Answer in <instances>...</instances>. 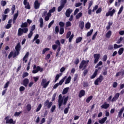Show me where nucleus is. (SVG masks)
I'll return each instance as SVG.
<instances>
[{"instance_id": "f257e3e1", "label": "nucleus", "mask_w": 124, "mask_h": 124, "mask_svg": "<svg viewBox=\"0 0 124 124\" xmlns=\"http://www.w3.org/2000/svg\"><path fill=\"white\" fill-rule=\"evenodd\" d=\"M20 27L22 28L18 29L17 32L18 36H22L24 33H28V31H29L27 22H22L20 25Z\"/></svg>"}, {"instance_id": "f03ea898", "label": "nucleus", "mask_w": 124, "mask_h": 124, "mask_svg": "<svg viewBox=\"0 0 124 124\" xmlns=\"http://www.w3.org/2000/svg\"><path fill=\"white\" fill-rule=\"evenodd\" d=\"M89 62H90L89 60H82L79 65V69H82V68H83L82 70H84V69H86V68L88 66V63H89Z\"/></svg>"}, {"instance_id": "7ed1b4c3", "label": "nucleus", "mask_w": 124, "mask_h": 124, "mask_svg": "<svg viewBox=\"0 0 124 124\" xmlns=\"http://www.w3.org/2000/svg\"><path fill=\"white\" fill-rule=\"evenodd\" d=\"M33 68L34 70H32V73L33 74L37 73L39 71H40V72H42V71H43V68L40 67L39 66H36V65H34Z\"/></svg>"}, {"instance_id": "20e7f679", "label": "nucleus", "mask_w": 124, "mask_h": 124, "mask_svg": "<svg viewBox=\"0 0 124 124\" xmlns=\"http://www.w3.org/2000/svg\"><path fill=\"white\" fill-rule=\"evenodd\" d=\"M67 1V0H61V3H60V6L58 7V12H61L62 10L63 9V7H64V5H65V3H66Z\"/></svg>"}, {"instance_id": "39448f33", "label": "nucleus", "mask_w": 124, "mask_h": 124, "mask_svg": "<svg viewBox=\"0 0 124 124\" xmlns=\"http://www.w3.org/2000/svg\"><path fill=\"white\" fill-rule=\"evenodd\" d=\"M49 84H50V81L47 82V79L43 78L42 80L41 85L43 87L44 89H46L49 86Z\"/></svg>"}, {"instance_id": "423d86ee", "label": "nucleus", "mask_w": 124, "mask_h": 124, "mask_svg": "<svg viewBox=\"0 0 124 124\" xmlns=\"http://www.w3.org/2000/svg\"><path fill=\"white\" fill-rule=\"evenodd\" d=\"M10 118V116H7L5 118L4 120L6 121V124H15V122L13 120V119Z\"/></svg>"}, {"instance_id": "0eeeda50", "label": "nucleus", "mask_w": 124, "mask_h": 124, "mask_svg": "<svg viewBox=\"0 0 124 124\" xmlns=\"http://www.w3.org/2000/svg\"><path fill=\"white\" fill-rule=\"evenodd\" d=\"M53 105V102H50L49 100H46L44 103V107H47V109H50Z\"/></svg>"}, {"instance_id": "6e6552de", "label": "nucleus", "mask_w": 124, "mask_h": 124, "mask_svg": "<svg viewBox=\"0 0 124 124\" xmlns=\"http://www.w3.org/2000/svg\"><path fill=\"white\" fill-rule=\"evenodd\" d=\"M103 81V76L101 75L95 80L94 85L98 86V83H101Z\"/></svg>"}, {"instance_id": "1a4fd4ad", "label": "nucleus", "mask_w": 124, "mask_h": 124, "mask_svg": "<svg viewBox=\"0 0 124 124\" xmlns=\"http://www.w3.org/2000/svg\"><path fill=\"white\" fill-rule=\"evenodd\" d=\"M62 103H63V99L62 98V94H60L59 95V99H58L59 108H61V107H62Z\"/></svg>"}, {"instance_id": "9d476101", "label": "nucleus", "mask_w": 124, "mask_h": 124, "mask_svg": "<svg viewBox=\"0 0 124 124\" xmlns=\"http://www.w3.org/2000/svg\"><path fill=\"white\" fill-rule=\"evenodd\" d=\"M116 13V10L113 9L112 11H108L106 14V16L108 17V16H110V17H113L114 16V14Z\"/></svg>"}, {"instance_id": "9b49d317", "label": "nucleus", "mask_w": 124, "mask_h": 124, "mask_svg": "<svg viewBox=\"0 0 124 124\" xmlns=\"http://www.w3.org/2000/svg\"><path fill=\"white\" fill-rule=\"evenodd\" d=\"M40 2L38 1V0H35L34 2V9H39L40 7Z\"/></svg>"}, {"instance_id": "f8f14e48", "label": "nucleus", "mask_w": 124, "mask_h": 124, "mask_svg": "<svg viewBox=\"0 0 124 124\" xmlns=\"http://www.w3.org/2000/svg\"><path fill=\"white\" fill-rule=\"evenodd\" d=\"M23 4L26 9H31V5H30V3L28 2V0H24Z\"/></svg>"}, {"instance_id": "ddd939ff", "label": "nucleus", "mask_w": 124, "mask_h": 124, "mask_svg": "<svg viewBox=\"0 0 124 124\" xmlns=\"http://www.w3.org/2000/svg\"><path fill=\"white\" fill-rule=\"evenodd\" d=\"M100 58V54H94V63H97V62H98L99 59Z\"/></svg>"}, {"instance_id": "4468645a", "label": "nucleus", "mask_w": 124, "mask_h": 124, "mask_svg": "<svg viewBox=\"0 0 124 124\" xmlns=\"http://www.w3.org/2000/svg\"><path fill=\"white\" fill-rule=\"evenodd\" d=\"M15 49L16 50V52H17V54L20 53V50H21V44L20 43H18L16 45V46H15Z\"/></svg>"}, {"instance_id": "2eb2a0df", "label": "nucleus", "mask_w": 124, "mask_h": 124, "mask_svg": "<svg viewBox=\"0 0 124 124\" xmlns=\"http://www.w3.org/2000/svg\"><path fill=\"white\" fill-rule=\"evenodd\" d=\"M124 107H123L122 108H121L118 112L117 118L119 119H122V115H123V113H124Z\"/></svg>"}, {"instance_id": "dca6fc26", "label": "nucleus", "mask_w": 124, "mask_h": 124, "mask_svg": "<svg viewBox=\"0 0 124 124\" xmlns=\"http://www.w3.org/2000/svg\"><path fill=\"white\" fill-rule=\"evenodd\" d=\"M85 94H86V91L84 90H81L78 94V97L81 98V97L84 96Z\"/></svg>"}, {"instance_id": "f3484780", "label": "nucleus", "mask_w": 124, "mask_h": 124, "mask_svg": "<svg viewBox=\"0 0 124 124\" xmlns=\"http://www.w3.org/2000/svg\"><path fill=\"white\" fill-rule=\"evenodd\" d=\"M72 11H73L70 8L67 9L65 12V16H66L67 17H70V14H71Z\"/></svg>"}, {"instance_id": "a211bd4d", "label": "nucleus", "mask_w": 124, "mask_h": 124, "mask_svg": "<svg viewBox=\"0 0 124 124\" xmlns=\"http://www.w3.org/2000/svg\"><path fill=\"white\" fill-rule=\"evenodd\" d=\"M110 107V104H107V102H104L103 105L101 106L102 109H108Z\"/></svg>"}, {"instance_id": "6ab92c4d", "label": "nucleus", "mask_w": 124, "mask_h": 124, "mask_svg": "<svg viewBox=\"0 0 124 124\" xmlns=\"http://www.w3.org/2000/svg\"><path fill=\"white\" fill-rule=\"evenodd\" d=\"M29 54H30V53H29V52H27L23 58V62H24L25 63H27V62H28V60H27L26 59H28V58H29Z\"/></svg>"}, {"instance_id": "aec40b11", "label": "nucleus", "mask_w": 124, "mask_h": 124, "mask_svg": "<svg viewBox=\"0 0 124 124\" xmlns=\"http://www.w3.org/2000/svg\"><path fill=\"white\" fill-rule=\"evenodd\" d=\"M29 79L28 78H25L23 80V85L24 86V87H28V84H29Z\"/></svg>"}, {"instance_id": "412c9836", "label": "nucleus", "mask_w": 124, "mask_h": 124, "mask_svg": "<svg viewBox=\"0 0 124 124\" xmlns=\"http://www.w3.org/2000/svg\"><path fill=\"white\" fill-rule=\"evenodd\" d=\"M98 72V69H95L94 73L91 77V79H94V78H95V77H96V75H97V73Z\"/></svg>"}, {"instance_id": "4be33fe9", "label": "nucleus", "mask_w": 124, "mask_h": 124, "mask_svg": "<svg viewBox=\"0 0 124 124\" xmlns=\"http://www.w3.org/2000/svg\"><path fill=\"white\" fill-rule=\"evenodd\" d=\"M107 121V117H105L104 118H102L101 120H99V124H103L105 122Z\"/></svg>"}, {"instance_id": "5701e85b", "label": "nucleus", "mask_w": 124, "mask_h": 124, "mask_svg": "<svg viewBox=\"0 0 124 124\" xmlns=\"http://www.w3.org/2000/svg\"><path fill=\"white\" fill-rule=\"evenodd\" d=\"M120 75H121V76H124V70H122L120 72H118L116 74V77H118V76H120Z\"/></svg>"}, {"instance_id": "b1692460", "label": "nucleus", "mask_w": 124, "mask_h": 124, "mask_svg": "<svg viewBox=\"0 0 124 124\" xmlns=\"http://www.w3.org/2000/svg\"><path fill=\"white\" fill-rule=\"evenodd\" d=\"M111 35H112V31H108L106 34V37L107 38H110V37H111Z\"/></svg>"}, {"instance_id": "393cba45", "label": "nucleus", "mask_w": 124, "mask_h": 124, "mask_svg": "<svg viewBox=\"0 0 124 124\" xmlns=\"http://www.w3.org/2000/svg\"><path fill=\"white\" fill-rule=\"evenodd\" d=\"M67 76H65L60 81L59 83H58L59 84V85H62V83H63V82H64V80L66 79V78H67Z\"/></svg>"}, {"instance_id": "a878e982", "label": "nucleus", "mask_w": 124, "mask_h": 124, "mask_svg": "<svg viewBox=\"0 0 124 124\" xmlns=\"http://www.w3.org/2000/svg\"><path fill=\"white\" fill-rule=\"evenodd\" d=\"M71 81V77L69 76L68 77V78L65 80V85L67 84H69L70 83V81Z\"/></svg>"}, {"instance_id": "bb28decb", "label": "nucleus", "mask_w": 124, "mask_h": 124, "mask_svg": "<svg viewBox=\"0 0 124 124\" xmlns=\"http://www.w3.org/2000/svg\"><path fill=\"white\" fill-rule=\"evenodd\" d=\"M68 90H69V87H66L64 88L63 90V91L62 93V94H66V93H67L68 92Z\"/></svg>"}, {"instance_id": "cd10ccee", "label": "nucleus", "mask_w": 124, "mask_h": 124, "mask_svg": "<svg viewBox=\"0 0 124 124\" xmlns=\"http://www.w3.org/2000/svg\"><path fill=\"white\" fill-rule=\"evenodd\" d=\"M124 47H121L120 48L118 51V54L120 55H122L124 53Z\"/></svg>"}, {"instance_id": "c85d7f7f", "label": "nucleus", "mask_w": 124, "mask_h": 124, "mask_svg": "<svg viewBox=\"0 0 124 124\" xmlns=\"http://www.w3.org/2000/svg\"><path fill=\"white\" fill-rule=\"evenodd\" d=\"M68 100V96L67 97H65L64 100H63V103L62 104H63L64 106L66 105V103H67V101Z\"/></svg>"}, {"instance_id": "c756f323", "label": "nucleus", "mask_w": 124, "mask_h": 124, "mask_svg": "<svg viewBox=\"0 0 124 124\" xmlns=\"http://www.w3.org/2000/svg\"><path fill=\"white\" fill-rule=\"evenodd\" d=\"M26 109L28 112L31 110V105L28 104L26 106Z\"/></svg>"}, {"instance_id": "7c9ffc66", "label": "nucleus", "mask_w": 124, "mask_h": 124, "mask_svg": "<svg viewBox=\"0 0 124 124\" xmlns=\"http://www.w3.org/2000/svg\"><path fill=\"white\" fill-rule=\"evenodd\" d=\"M93 95H91L89 97H88L86 100V102L87 103H90V101H91V99H93Z\"/></svg>"}, {"instance_id": "2f4dec72", "label": "nucleus", "mask_w": 124, "mask_h": 124, "mask_svg": "<svg viewBox=\"0 0 124 124\" xmlns=\"http://www.w3.org/2000/svg\"><path fill=\"white\" fill-rule=\"evenodd\" d=\"M82 39L83 38L82 37H78L76 40V43H79V42H81V41H82Z\"/></svg>"}, {"instance_id": "473e14b6", "label": "nucleus", "mask_w": 124, "mask_h": 124, "mask_svg": "<svg viewBox=\"0 0 124 124\" xmlns=\"http://www.w3.org/2000/svg\"><path fill=\"white\" fill-rule=\"evenodd\" d=\"M42 108V104H39L37 108V109H36V112H39L40 110L41 109V108Z\"/></svg>"}, {"instance_id": "72a5a7b5", "label": "nucleus", "mask_w": 124, "mask_h": 124, "mask_svg": "<svg viewBox=\"0 0 124 124\" xmlns=\"http://www.w3.org/2000/svg\"><path fill=\"white\" fill-rule=\"evenodd\" d=\"M84 26H85V23L84 21H82L79 24V27H80L81 30H83V29H84Z\"/></svg>"}, {"instance_id": "f704fd0d", "label": "nucleus", "mask_w": 124, "mask_h": 124, "mask_svg": "<svg viewBox=\"0 0 124 124\" xmlns=\"http://www.w3.org/2000/svg\"><path fill=\"white\" fill-rule=\"evenodd\" d=\"M16 9V7L15 5H13L11 9V10H12V14H14V12H15Z\"/></svg>"}, {"instance_id": "c9c22d12", "label": "nucleus", "mask_w": 124, "mask_h": 124, "mask_svg": "<svg viewBox=\"0 0 124 124\" xmlns=\"http://www.w3.org/2000/svg\"><path fill=\"white\" fill-rule=\"evenodd\" d=\"M93 29L91 30L90 31H88L87 33V37H89V36H91V35L93 34Z\"/></svg>"}, {"instance_id": "e433bc0d", "label": "nucleus", "mask_w": 124, "mask_h": 124, "mask_svg": "<svg viewBox=\"0 0 124 124\" xmlns=\"http://www.w3.org/2000/svg\"><path fill=\"white\" fill-rule=\"evenodd\" d=\"M18 16H19V11H17V13L14 15L13 18L14 20H17Z\"/></svg>"}, {"instance_id": "4c0bfd02", "label": "nucleus", "mask_w": 124, "mask_h": 124, "mask_svg": "<svg viewBox=\"0 0 124 124\" xmlns=\"http://www.w3.org/2000/svg\"><path fill=\"white\" fill-rule=\"evenodd\" d=\"M22 113H23V111H21L19 112H16L14 114V116L15 117H19V116H20V115H21V114H22Z\"/></svg>"}, {"instance_id": "58836bf2", "label": "nucleus", "mask_w": 124, "mask_h": 124, "mask_svg": "<svg viewBox=\"0 0 124 124\" xmlns=\"http://www.w3.org/2000/svg\"><path fill=\"white\" fill-rule=\"evenodd\" d=\"M39 22H40V27L41 28H43V18H42V17H41L40 18V21H39Z\"/></svg>"}, {"instance_id": "ea45409f", "label": "nucleus", "mask_w": 124, "mask_h": 124, "mask_svg": "<svg viewBox=\"0 0 124 124\" xmlns=\"http://www.w3.org/2000/svg\"><path fill=\"white\" fill-rule=\"evenodd\" d=\"M7 17H8V15H2V18H1L2 21H5Z\"/></svg>"}, {"instance_id": "a19ab883", "label": "nucleus", "mask_w": 124, "mask_h": 124, "mask_svg": "<svg viewBox=\"0 0 124 124\" xmlns=\"http://www.w3.org/2000/svg\"><path fill=\"white\" fill-rule=\"evenodd\" d=\"M83 15V13L81 12L79 13L77 16H76V19H80V17H82V16Z\"/></svg>"}, {"instance_id": "79ce46f5", "label": "nucleus", "mask_w": 124, "mask_h": 124, "mask_svg": "<svg viewBox=\"0 0 124 124\" xmlns=\"http://www.w3.org/2000/svg\"><path fill=\"white\" fill-rule=\"evenodd\" d=\"M85 28L86 29H87V30H89L91 28V23L89 22H87L85 24Z\"/></svg>"}, {"instance_id": "37998d69", "label": "nucleus", "mask_w": 124, "mask_h": 124, "mask_svg": "<svg viewBox=\"0 0 124 124\" xmlns=\"http://www.w3.org/2000/svg\"><path fill=\"white\" fill-rule=\"evenodd\" d=\"M123 10H124V7L123 6H121L119 9V12H118L117 14L118 15H120L122 12H123Z\"/></svg>"}, {"instance_id": "c03bdc74", "label": "nucleus", "mask_w": 124, "mask_h": 124, "mask_svg": "<svg viewBox=\"0 0 124 124\" xmlns=\"http://www.w3.org/2000/svg\"><path fill=\"white\" fill-rule=\"evenodd\" d=\"M11 27H12V24L8 23L5 28L6 29V30H9Z\"/></svg>"}, {"instance_id": "a18cd8bd", "label": "nucleus", "mask_w": 124, "mask_h": 124, "mask_svg": "<svg viewBox=\"0 0 124 124\" xmlns=\"http://www.w3.org/2000/svg\"><path fill=\"white\" fill-rule=\"evenodd\" d=\"M59 25L60 26V28H63L65 24L63 22L61 21L59 23Z\"/></svg>"}, {"instance_id": "49530a36", "label": "nucleus", "mask_w": 124, "mask_h": 124, "mask_svg": "<svg viewBox=\"0 0 124 124\" xmlns=\"http://www.w3.org/2000/svg\"><path fill=\"white\" fill-rule=\"evenodd\" d=\"M50 50V48H48L47 47L44 48L43 50V51H42V54L43 55H44L45 54V53H46V52H47V51H49Z\"/></svg>"}, {"instance_id": "de8ad7c7", "label": "nucleus", "mask_w": 124, "mask_h": 124, "mask_svg": "<svg viewBox=\"0 0 124 124\" xmlns=\"http://www.w3.org/2000/svg\"><path fill=\"white\" fill-rule=\"evenodd\" d=\"M123 46V45H118L116 44L114 45V49H118V48H120V47H122Z\"/></svg>"}, {"instance_id": "09e8293b", "label": "nucleus", "mask_w": 124, "mask_h": 124, "mask_svg": "<svg viewBox=\"0 0 124 124\" xmlns=\"http://www.w3.org/2000/svg\"><path fill=\"white\" fill-rule=\"evenodd\" d=\"M6 1L5 0H1V3H0V5L2 6H5V5H6Z\"/></svg>"}, {"instance_id": "8fccbe9b", "label": "nucleus", "mask_w": 124, "mask_h": 124, "mask_svg": "<svg viewBox=\"0 0 124 124\" xmlns=\"http://www.w3.org/2000/svg\"><path fill=\"white\" fill-rule=\"evenodd\" d=\"M64 32V28H60V34H63Z\"/></svg>"}, {"instance_id": "3c124183", "label": "nucleus", "mask_w": 124, "mask_h": 124, "mask_svg": "<svg viewBox=\"0 0 124 124\" xmlns=\"http://www.w3.org/2000/svg\"><path fill=\"white\" fill-rule=\"evenodd\" d=\"M10 83V82L9 81H7V82L5 83V85L4 86V89H7V88H8V87H9V86Z\"/></svg>"}, {"instance_id": "603ef678", "label": "nucleus", "mask_w": 124, "mask_h": 124, "mask_svg": "<svg viewBox=\"0 0 124 124\" xmlns=\"http://www.w3.org/2000/svg\"><path fill=\"white\" fill-rule=\"evenodd\" d=\"M14 55V52L13 51H11L8 55V59H11L12 57H13Z\"/></svg>"}, {"instance_id": "864d4df0", "label": "nucleus", "mask_w": 124, "mask_h": 124, "mask_svg": "<svg viewBox=\"0 0 124 124\" xmlns=\"http://www.w3.org/2000/svg\"><path fill=\"white\" fill-rule=\"evenodd\" d=\"M65 26L66 28H68V27H71V22H70V21L66 22Z\"/></svg>"}, {"instance_id": "5fc2aeb1", "label": "nucleus", "mask_w": 124, "mask_h": 124, "mask_svg": "<svg viewBox=\"0 0 124 124\" xmlns=\"http://www.w3.org/2000/svg\"><path fill=\"white\" fill-rule=\"evenodd\" d=\"M103 63L102 61H100L97 64V65L95 66V68H97L98 66H100V65H102Z\"/></svg>"}, {"instance_id": "6e6d98bb", "label": "nucleus", "mask_w": 124, "mask_h": 124, "mask_svg": "<svg viewBox=\"0 0 124 124\" xmlns=\"http://www.w3.org/2000/svg\"><path fill=\"white\" fill-rule=\"evenodd\" d=\"M56 96H57V93H54V94L52 96L51 101H55V100H56Z\"/></svg>"}, {"instance_id": "4d7b16f0", "label": "nucleus", "mask_w": 124, "mask_h": 124, "mask_svg": "<svg viewBox=\"0 0 124 124\" xmlns=\"http://www.w3.org/2000/svg\"><path fill=\"white\" fill-rule=\"evenodd\" d=\"M33 35V32L30 31V33L28 34V38H31V36Z\"/></svg>"}, {"instance_id": "13d9d810", "label": "nucleus", "mask_w": 124, "mask_h": 124, "mask_svg": "<svg viewBox=\"0 0 124 124\" xmlns=\"http://www.w3.org/2000/svg\"><path fill=\"white\" fill-rule=\"evenodd\" d=\"M55 21H54V20H52L48 24V29H50V28H51V27H52V25H53V24H54Z\"/></svg>"}, {"instance_id": "bf43d9fd", "label": "nucleus", "mask_w": 124, "mask_h": 124, "mask_svg": "<svg viewBox=\"0 0 124 124\" xmlns=\"http://www.w3.org/2000/svg\"><path fill=\"white\" fill-rule=\"evenodd\" d=\"M88 72H89V70L88 69H85L83 71V76L85 77L87 74H88Z\"/></svg>"}, {"instance_id": "052dcab7", "label": "nucleus", "mask_w": 124, "mask_h": 124, "mask_svg": "<svg viewBox=\"0 0 124 124\" xmlns=\"http://www.w3.org/2000/svg\"><path fill=\"white\" fill-rule=\"evenodd\" d=\"M9 11H10L9 8H6L4 11V14H8Z\"/></svg>"}, {"instance_id": "680f3d73", "label": "nucleus", "mask_w": 124, "mask_h": 124, "mask_svg": "<svg viewBox=\"0 0 124 124\" xmlns=\"http://www.w3.org/2000/svg\"><path fill=\"white\" fill-rule=\"evenodd\" d=\"M101 11H102V9L101 8H99L96 11V14H98V13H101Z\"/></svg>"}, {"instance_id": "e2e57ef3", "label": "nucleus", "mask_w": 124, "mask_h": 124, "mask_svg": "<svg viewBox=\"0 0 124 124\" xmlns=\"http://www.w3.org/2000/svg\"><path fill=\"white\" fill-rule=\"evenodd\" d=\"M83 87L84 88H87V87H89V83L87 82H83Z\"/></svg>"}, {"instance_id": "0e129e2a", "label": "nucleus", "mask_w": 124, "mask_h": 124, "mask_svg": "<svg viewBox=\"0 0 124 124\" xmlns=\"http://www.w3.org/2000/svg\"><path fill=\"white\" fill-rule=\"evenodd\" d=\"M55 110H56V106L54 105L51 108V113H53L54 112Z\"/></svg>"}, {"instance_id": "69168bd1", "label": "nucleus", "mask_w": 124, "mask_h": 124, "mask_svg": "<svg viewBox=\"0 0 124 124\" xmlns=\"http://www.w3.org/2000/svg\"><path fill=\"white\" fill-rule=\"evenodd\" d=\"M26 90V88L24 86H20L19 88V91L20 92H24Z\"/></svg>"}, {"instance_id": "338daca9", "label": "nucleus", "mask_w": 124, "mask_h": 124, "mask_svg": "<svg viewBox=\"0 0 124 124\" xmlns=\"http://www.w3.org/2000/svg\"><path fill=\"white\" fill-rule=\"evenodd\" d=\"M68 111H69V108H66L64 109V114H67V113H68Z\"/></svg>"}, {"instance_id": "774afa93", "label": "nucleus", "mask_w": 124, "mask_h": 124, "mask_svg": "<svg viewBox=\"0 0 124 124\" xmlns=\"http://www.w3.org/2000/svg\"><path fill=\"white\" fill-rule=\"evenodd\" d=\"M71 35V31H69L66 34V38H69V37Z\"/></svg>"}]
</instances>
